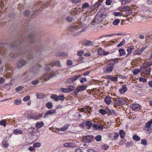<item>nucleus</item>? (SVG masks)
Masks as SVG:
<instances>
[{
	"label": "nucleus",
	"mask_w": 152,
	"mask_h": 152,
	"mask_svg": "<svg viewBox=\"0 0 152 152\" xmlns=\"http://www.w3.org/2000/svg\"><path fill=\"white\" fill-rule=\"evenodd\" d=\"M152 119L145 124V126L143 128L144 131L149 134L151 133L152 130Z\"/></svg>",
	"instance_id": "f257e3e1"
},
{
	"label": "nucleus",
	"mask_w": 152,
	"mask_h": 152,
	"mask_svg": "<svg viewBox=\"0 0 152 152\" xmlns=\"http://www.w3.org/2000/svg\"><path fill=\"white\" fill-rule=\"evenodd\" d=\"M104 15L102 14L100 15H96L94 19V20L92 22V24L95 25V23H99L102 22L104 20L103 16Z\"/></svg>",
	"instance_id": "f03ea898"
},
{
	"label": "nucleus",
	"mask_w": 152,
	"mask_h": 152,
	"mask_svg": "<svg viewBox=\"0 0 152 152\" xmlns=\"http://www.w3.org/2000/svg\"><path fill=\"white\" fill-rule=\"evenodd\" d=\"M80 27V25L78 23L72 24L69 27L68 29L72 32H74L79 30Z\"/></svg>",
	"instance_id": "7ed1b4c3"
},
{
	"label": "nucleus",
	"mask_w": 152,
	"mask_h": 152,
	"mask_svg": "<svg viewBox=\"0 0 152 152\" xmlns=\"http://www.w3.org/2000/svg\"><path fill=\"white\" fill-rule=\"evenodd\" d=\"M94 139V137L92 135H89L85 136L82 139V141L85 143H90L92 142Z\"/></svg>",
	"instance_id": "20e7f679"
},
{
	"label": "nucleus",
	"mask_w": 152,
	"mask_h": 152,
	"mask_svg": "<svg viewBox=\"0 0 152 152\" xmlns=\"http://www.w3.org/2000/svg\"><path fill=\"white\" fill-rule=\"evenodd\" d=\"M146 47H142L140 49L139 48H137V49L134 50L132 51V54L134 55H140L146 49Z\"/></svg>",
	"instance_id": "39448f33"
},
{
	"label": "nucleus",
	"mask_w": 152,
	"mask_h": 152,
	"mask_svg": "<svg viewBox=\"0 0 152 152\" xmlns=\"http://www.w3.org/2000/svg\"><path fill=\"white\" fill-rule=\"evenodd\" d=\"M87 86L86 85H83L75 89V95H77L80 91H83L86 89Z\"/></svg>",
	"instance_id": "423d86ee"
},
{
	"label": "nucleus",
	"mask_w": 152,
	"mask_h": 152,
	"mask_svg": "<svg viewBox=\"0 0 152 152\" xmlns=\"http://www.w3.org/2000/svg\"><path fill=\"white\" fill-rule=\"evenodd\" d=\"M80 76V75H75L74 77L68 79L67 80V82L69 84H71L79 78Z\"/></svg>",
	"instance_id": "0eeeda50"
},
{
	"label": "nucleus",
	"mask_w": 152,
	"mask_h": 152,
	"mask_svg": "<svg viewBox=\"0 0 152 152\" xmlns=\"http://www.w3.org/2000/svg\"><path fill=\"white\" fill-rule=\"evenodd\" d=\"M130 107L134 110L138 111L141 109L140 105L138 104H131Z\"/></svg>",
	"instance_id": "6e6552de"
},
{
	"label": "nucleus",
	"mask_w": 152,
	"mask_h": 152,
	"mask_svg": "<svg viewBox=\"0 0 152 152\" xmlns=\"http://www.w3.org/2000/svg\"><path fill=\"white\" fill-rule=\"evenodd\" d=\"M26 61L23 59L21 60L17 64V67L18 68L20 69L22 67L25 65Z\"/></svg>",
	"instance_id": "1a4fd4ad"
},
{
	"label": "nucleus",
	"mask_w": 152,
	"mask_h": 152,
	"mask_svg": "<svg viewBox=\"0 0 152 152\" xmlns=\"http://www.w3.org/2000/svg\"><path fill=\"white\" fill-rule=\"evenodd\" d=\"M114 67L110 65H107L105 69L104 70V72L107 74L110 73L113 70Z\"/></svg>",
	"instance_id": "9d476101"
},
{
	"label": "nucleus",
	"mask_w": 152,
	"mask_h": 152,
	"mask_svg": "<svg viewBox=\"0 0 152 152\" xmlns=\"http://www.w3.org/2000/svg\"><path fill=\"white\" fill-rule=\"evenodd\" d=\"M124 102V99L122 98H118L114 102L115 104L118 105L123 104Z\"/></svg>",
	"instance_id": "9b49d317"
},
{
	"label": "nucleus",
	"mask_w": 152,
	"mask_h": 152,
	"mask_svg": "<svg viewBox=\"0 0 152 152\" xmlns=\"http://www.w3.org/2000/svg\"><path fill=\"white\" fill-rule=\"evenodd\" d=\"M53 75L50 72H48L44 74L43 79L47 81L52 77Z\"/></svg>",
	"instance_id": "f8f14e48"
},
{
	"label": "nucleus",
	"mask_w": 152,
	"mask_h": 152,
	"mask_svg": "<svg viewBox=\"0 0 152 152\" xmlns=\"http://www.w3.org/2000/svg\"><path fill=\"white\" fill-rule=\"evenodd\" d=\"M98 54L100 55H106L109 53L108 52H105L102 48H99L98 49Z\"/></svg>",
	"instance_id": "ddd939ff"
},
{
	"label": "nucleus",
	"mask_w": 152,
	"mask_h": 152,
	"mask_svg": "<svg viewBox=\"0 0 152 152\" xmlns=\"http://www.w3.org/2000/svg\"><path fill=\"white\" fill-rule=\"evenodd\" d=\"M134 49V46H131L129 47H128L127 48V49L126 51H127V54L126 55L125 57H127L128 56H129L132 53V50Z\"/></svg>",
	"instance_id": "4468645a"
},
{
	"label": "nucleus",
	"mask_w": 152,
	"mask_h": 152,
	"mask_svg": "<svg viewBox=\"0 0 152 152\" xmlns=\"http://www.w3.org/2000/svg\"><path fill=\"white\" fill-rule=\"evenodd\" d=\"M103 0H98L97 2L95 4L91 7V9L93 10H94L95 9L99 7L102 5L101 3Z\"/></svg>",
	"instance_id": "2eb2a0df"
},
{
	"label": "nucleus",
	"mask_w": 152,
	"mask_h": 152,
	"mask_svg": "<svg viewBox=\"0 0 152 152\" xmlns=\"http://www.w3.org/2000/svg\"><path fill=\"white\" fill-rule=\"evenodd\" d=\"M56 110L54 109L50 110H48L46 112L44 115V118H46L48 115H51L56 113Z\"/></svg>",
	"instance_id": "dca6fc26"
},
{
	"label": "nucleus",
	"mask_w": 152,
	"mask_h": 152,
	"mask_svg": "<svg viewBox=\"0 0 152 152\" xmlns=\"http://www.w3.org/2000/svg\"><path fill=\"white\" fill-rule=\"evenodd\" d=\"M93 126L94 128H95L96 129L102 131L103 129V126L99 124H93Z\"/></svg>",
	"instance_id": "f3484780"
},
{
	"label": "nucleus",
	"mask_w": 152,
	"mask_h": 152,
	"mask_svg": "<svg viewBox=\"0 0 152 152\" xmlns=\"http://www.w3.org/2000/svg\"><path fill=\"white\" fill-rule=\"evenodd\" d=\"M6 52V50L5 49L4 46L2 45H1V43L0 42V54L2 55H4L5 53Z\"/></svg>",
	"instance_id": "a211bd4d"
},
{
	"label": "nucleus",
	"mask_w": 152,
	"mask_h": 152,
	"mask_svg": "<svg viewBox=\"0 0 152 152\" xmlns=\"http://www.w3.org/2000/svg\"><path fill=\"white\" fill-rule=\"evenodd\" d=\"M34 36L32 34H30L28 37V41H29V42L31 44L33 43L34 42Z\"/></svg>",
	"instance_id": "6ab92c4d"
},
{
	"label": "nucleus",
	"mask_w": 152,
	"mask_h": 152,
	"mask_svg": "<svg viewBox=\"0 0 152 152\" xmlns=\"http://www.w3.org/2000/svg\"><path fill=\"white\" fill-rule=\"evenodd\" d=\"M64 146L66 147H71L72 148L76 147L75 144L73 143H66L64 144Z\"/></svg>",
	"instance_id": "aec40b11"
},
{
	"label": "nucleus",
	"mask_w": 152,
	"mask_h": 152,
	"mask_svg": "<svg viewBox=\"0 0 152 152\" xmlns=\"http://www.w3.org/2000/svg\"><path fill=\"white\" fill-rule=\"evenodd\" d=\"M111 99V97L109 96H107L106 97L104 101L107 104L109 105L112 101Z\"/></svg>",
	"instance_id": "412c9836"
},
{
	"label": "nucleus",
	"mask_w": 152,
	"mask_h": 152,
	"mask_svg": "<svg viewBox=\"0 0 152 152\" xmlns=\"http://www.w3.org/2000/svg\"><path fill=\"white\" fill-rule=\"evenodd\" d=\"M127 89L126 86V85H123L122 86L121 88L119 89V91L121 93L124 94L126 92Z\"/></svg>",
	"instance_id": "4be33fe9"
},
{
	"label": "nucleus",
	"mask_w": 152,
	"mask_h": 152,
	"mask_svg": "<svg viewBox=\"0 0 152 152\" xmlns=\"http://www.w3.org/2000/svg\"><path fill=\"white\" fill-rule=\"evenodd\" d=\"M120 55L119 56H124L126 55V53L125 51V50L123 48H120L118 50Z\"/></svg>",
	"instance_id": "5701e85b"
},
{
	"label": "nucleus",
	"mask_w": 152,
	"mask_h": 152,
	"mask_svg": "<svg viewBox=\"0 0 152 152\" xmlns=\"http://www.w3.org/2000/svg\"><path fill=\"white\" fill-rule=\"evenodd\" d=\"M44 126V123L43 122H37L36 124L35 127L37 128H39Z\"/></svg>",
	"instance_id": "b1692460"
},
{
	"label": "nucleus",
	"mask_w": 152,
	"mask_h": 152,
	"mask_svg": "<svg viewBox=\"0 0 152 152\" xmlns=\"http://www.w3.org/2000/svg\"><path fill=\"white\" fill-rule=\"evenodd\" d=\"M13 133L15 135L21 134L23 133V131L20 130L16 129L14 130Z\"/></svg>",
	"instance_id": "393cba45"
},
{
	"label": "nucleus",
	"mask_w": 152,
	"mask_h": 152,
	"mask_svg": "<svg viewBox=\"0 0 152 152\" xmlns=\"http://www.w3.org/2000/svg\"><path fill=\"white\" fill-rule=\"evenodd\" d=\"M42 116L40 114H33V119L34 120L38 119H39Z\"/></svg>",
	"instance_id": "a878e982"
},
{
	"label": "nucleus",
	"mask_w": 152,
	"mask_h": 152,
	"mask_svg": "<svg viewBox=\"0 0 152 152\" xmlns=\"http://www.w3.org/2000/svg\"><path fill=\"white\" fill-rule=\"evenodd\" d=\"M86 126L88 129H90L91 127L92 126L93 124L92 122L90 121H87L86 122Z\"/></svg>",
	"instance_id": "bb28decb"
},
{
	"label": "nucleus",
	"mask_w": 152,
	"mask_h": 152,
	"mask_svg": "<svg viewBox=\"0 0 152 152\" xmlns=\"http://www.w3.org/2000/svg\"><path fill=\"white\" fill-rule=\"evenodd\" d=\"M125 132L123 130H121L119 131V134L121 138H123L125 135Z\"/></svg>",
	"instance_id": "cd10ccee"
},
{
	"label": "nucleus",
	"mask_w": 152,
	"mask_h": 152,
	"mask_svg": "<svg viewBox=\"0 0 152 152\" xmlns=\"http://www.w3.org/2000/svg\"><path fill=\"white\" fill-rule=\"evenodd\" d=\"M84 44L85 45L89 46L92 45L93 43L91 41H90L86 40L84 41Z\"/></svg>",
	"instance_id": "c85d7f7f"
},
{
	"label": "nucleus",
	"mask_w": 152,
	"mask_h": 152,
	"mask_svg": "<svg viewBox=\"0 0 152 152\" xmlns=\"http://www.w3.org/2000/svg\"><path fill=\"white\" fill-rule=\"evenodd\" d=\"M120 20L119 19H115L113 22V24L114 25L117 26L120 23Z\"/></svg>",
	"instance_id": "c756f323"
},
{
	"label": "nucleus",
	"mask_w": 152,
	"mask_h": 152,
	"mask_svg": "<svg viewBox=\"0 0 152 152\" xmlns=\"http://www.w3.org/2000/svg\"><path fill=\"white\" fill-rule=\"evenodd\" d=\"M46 107L49 109H51L53 107L52 103L50 102H49L46 104Z\"/></svg>",
	"instance_id": "7c9ffc66"
},
{
	"label": "nucleus",
	"mask_w": 152,
	"mask_h": 152,
	"mask_svg": "<svg viewBox=\"0 0 152 152\" xmlns=\"http://www.w3.org/2000/svg\"><path fill=\"white\" fill-rule=\"evenodd\" d=\"M69 126V124H67L66 125L63 126L62 128L60 129L61 131H63L64 130H66L67 129Z\"/></svg>",
	"instance_id": "2f4dec72"
},
{
	"label": "nucleus",
	"mask_w": 152,
	"mask_h": 152,
	"mask_svg": "<svg viewBox=\"0 0 152 152\" xmlns=\"http://www.w3.org/2000/svg\"><path fill=\"white\" fill-rule=\"evenodd\" d=\"M122 9L124 11H130V7L128 6H125L123 7Z\"/></svg>",
	"instance_id": "473e14b6"
},
{
	"label": "nucleus",
	"mask_w": 152,
	"mask_h": 152,
	"mask_svg": "<svg viewBox=\"0 0 152 152\" xmlns=\"http://www.w3.org/2000/svg\"><path fill=\"white\" fill-rule=\"evenodd\" d=\"M118 58H115L112 59L111 60V63L112 65H114L116 63H118Z\"/></svg>",
	"instance_id": "72a5a7b5"
},
{
	"label": "nucleus",
	"mask_w": 152,
	"mask_h": 152,
	"mask_svg": "<svg viewBox=\"0 0 152 152\" xmlns=\"http://www.w3.org/2000/svg\"><path fill=\"white\" fill-rule=\"evenodd\" d=\"M50 98L54 100L55 101H58V96L56 94H53L50 96Z\"/></svg>",
	"instance_id": "f704fd0d"
},
{
	"label": "nucleus",
	"mask_w": 152,
	"mask_h": 152,
	"mask_svg": "<svg viewBox=\"0 0 152 152\" xmlns=\"http://www.w3.org/2000/svg\"><path fill=\"white\" fill-rule=\"evenodd\" d=\"M148 66L147 64L146 63H144L143 64L142 66L141 67L140 69L141 70H144L145 68H148Z\"/></svg>",
	"instance_id": "c9c22d12"
},
{
	"label": "nucleus",
	"mask_w": 152,
	"mask_h": 152,
	"mask_svg": "<svg viewBox=\"0 0 152 152\" xmlns=\"http://www.w3.org/2000/svg\"><path fill=\"white\" fill-rule=\"evenodd\" d=\"M113 14L115 16H120L122 15L123 14L120 12H113Z\"/></svg>",
	"instance_id": "e433bc0d"
},
{
	"label": "nucleus",
	"mask_w": 152,
	"mask_h": 152,
	"mask_svg": "<svg viewBox=\"0 0 152 152\" xmlns=\"http://www.w3.org/2000/svg\"><path fill=\"white\" fill-rule=\"evenodd\" d=\"M14 103L15 105H19L21 104V101L20 99H17L14 100Z\"/></svg>",
	"instance_id": "4c0bfd02"
},
{
	"label": "nucleus",
	"mask_w": 152,
	"mask_h": 152,
	"mask_svg": "<svg viewBox=\"0 0 152 152\" xmlns=\"http://www.w3.org/2000/svg\"><path fill=\"white\" fill-rule=\"evenodd\" d=\"M58 56H62L63 57H65L67 56L68 55L67 53L64 52H60L58 53V54H56Z\"/></svg>",
	"instance_id": "58836bf2"
},
{
	"label": "nucleus",
	"mask_w": 152,
	"mask_h": 152,
	"mask_svg": "<svg viewBox=\"0 0 152 152\" xmlns=\"http://www.w3.org/2000/svg\"><path fill=\"white\" fill-rule=\"evenodd\" d=\"M89 7V5L88 3H86L83 4L82 6V8L83 9H85Z\"/></svg>",
	"instance_id": "ea45409f"
},
{
	"label": "nucleus",
	"mask_w": 152,
	"mask_h": 152,
	"mask_svg": "<svg viewBox=\"0 0 152 152\" xmlns=\"http://www.w3.org/2000/svg\"><path fill=\"white\" fill-rule=\"evenodd\" d=\"M125 40L124 39H123L122 41L117 45V47L119 48L125 44Z\"/></svg>",
	"instance_id": "a19ab883"
},
{
	"label": "nucleus",
	"mask_w": 152,
	"mask_h": 152,
	"mask_svg": "<svg viewBox=\"0 0 152 152\" xmlns=\"http://www.w3.org/2000/svg\"><path fill=\"white\" fill-rule=\"evenodd\" d=\"M2 145L3 147L6 148L8 146V144L6 140H4L2 142Z\"/></svg>",
	"instance_id": "79ce46f5"
},
{
	"label": "nucleus",
	"mask_w": 152,
	"mask_h": 152,
	"mask_svg": "<svg viewBox=\"0 0 152 152\" xmlns=\"http://www.w3.org/2000/svg\"><path fill=\"white\" fill-rule=\"evenodd\" d=\"M74 20V18L68 16L66 18V20L68 22L72 21Z\"/></svg>",
	"instance_id": "37998d69"
},
{
	"label": "nucleus",
	"mask_w": 152,
	"mask_h": 152,
	"mask_svg": "<svg viewBox=\"0 0 152 152\" xmlns=\"http://www.w3.org/2000/svg\"><path fill=\"white\" fill-rule=\"evenodd\" d=\"M95 140L97 142H99L101 140L102 137L100 135H98L95 137Z\"/></svg>",
	"instance_id": "c03bdc74"
},
{
	"label": "nucleus",
	"mask_w": 152,
	"mask_h": 152,
	"mask_svg": "<svg viewBox=\"0 0 152 152\" xmlns=\"http://www.w3.org/2000/svg\"><path fill=\"white\" fill-rule=\"evenodd\" d=\"M141 70L139 69H135L133 71V74L134 75H136L139 72H140Z\"/></svg>",
	"instance_id": "a18cd8bd"
},
{
	"label": "nucleus",
	"mask_w": 152,
	"mask_h": 152,
	"mask_svg": "<svg viewBox=\"0 0 152 152\" xmlns=\"http://www.w3.org/2000/svg\"><path fill=\"white\" fill-rule=\"evenodd\" d=\"M101 148L104 150H107L109 148V146L107 145H102Z\"/></svg>",
	"instance_id": "49530a36"
},
{
	"label": "nucleus",
	"mask_w": 152,
	"mask_h": 152,
	"mask_svg": "<svg viewBox=\"0 0 152 152\" xmlns=\"http://www.w3.org/2000/svg\"><path fill=\"white\" fill-rule=\"evenodd\" d=\"M133 139L134 140L137 141H139L140 140L139 137L137 135H134L133 137Z\"/></svg>",
	"instance_id": "de8ad7c7"
},
{
	"label": "nucleus",
	"mask_w": 152,
	"mask_h": 152,
	"mask_svg": "<svg viewBox=\"0 0 152 152\" xmlns=\"http://www.w3.org/2000/svg\"><path fill=\"white\" fill-rule=\"evenodd\" d=\"M99 112L103 115H105L106 113V111L102 109L99 110Z\"/></svg>",
	"instance_id": "09e8293b"
},
{
	"label": "nucleus",
	"mask_w": 152,
	"mask_h": 152,
	"mask_svg": "<svg viewBox=\"0 0 152 152\" xmlns=\"http://www.w3.org/2000/svg\"><path fill=\"white\" fill-rule=\"evenodd\" d=\"M39 82V80L36 79L32 81L31 82V84L33 85H35L37 84Z\"/></svg>",
	"instance_id": "8fccbe9b"
},
{
	"label": "nucleus",
	"mask_w": 152,
	"mask_h": 152,
	"mask_svg": "<svg viewBox=\"0 0 152 152\" xmlns=\"http://www.w3.org/2000/svg\"><path fill=\"white\" fill-rule=\"evenodd\" d=\"M65 98L64 95H62L60 96H58V100H61L63 101Z\"/></svg>",
	"instance_id": "3c124183"
},
{
	"label": "nucleus",
	"mask_w": 152,
	"mask_h": 152,
	"mask_svg": "<svg viewBox=\"0 0 152 152\" xmlns=\"http://www.w3.org/2000/svg\"><path fill=\"white\" fill-rule=\"evenodd\" d=\"M151 72V69L149 68L146 69L145 71V73L148 75H150V72Z\"/></svg>",
	"instance_id": "603ef678"
},
{
	"label": "nucleus",
	"mask_w": 152,
	"mask_h": 152,
	"mask_svg": "<svg viewBox=\"0 0 152 152\" xmlns=\"http://www.w3.org/2000/svg\"><path fill=\"white\" fill-rule=\"evenodd\" d=\"M30 80V79H29L28 78V76H25V77H24V78L23 79L22 81L23 83H25L29 80Z\"/></svg>",
	"instance_id": "864d4df0"
},
{
	"label": "nucleus",
	"mask_w": 152,
	"mask_h": 152,
	"mask_svg": "<svg viewBox=\"0 0 152 152\" xmlns=\"http://www.w3.org/2000/svg\"><path fill=\"white\" fill-rule=\"evenodd\" d=\"M40 143L37 142L34 144L33 147L34 148L39 147L41 145Z\"/></svg>",
	"instance_id": "5fc2aeb1"
},
{
	"label": "nucleus",
	"mask_w": 152,
	"mask_h": 152,
	"mask_svg": "<svg viewBox=\"0 0 152 152\" xmlns=\"http://www.w3.org/2000/svg\"><path fill=\"white\" fill-rule=\"evenodd\" d=\"M139 80L140 82H143L144 83H145L146 82L147 80L146 78L140 77L139 78Z\"/></svg>",
	"instance_id": "6e6d98bb"
},
{
	"label": "nucleus",
	"mask_w": 152,
	"mask_h": 152,
	"mask_svg": "<svg viewBox=\"0 0 152 152\" xmlns=\"http://www.w3.org/2000/svg\"><path fill=\"white\" fill-rule=\"evenodd\" d=\"M23 88V86H19V87L16 88L15 90L17 92H19L21 91Z\"/></svg>",
	"instance_id": "4d7b16f0"
},
{
	"label": "nucleus",
	"mask_w": 152,
	"mask_h": 152,
	"mask_svg": "<svg viewBox=\"0 0 152 152\" xmlns=\"http://www.w3.org/2000/svg\"><path fill=\"white\" fill-rule=\"evenodd\" d=\"M6 122L4 120L0 121V125H3L4 127L6 126Z\"/></svg>",
	"instance_id": "13d9d810"
},
{
	"label": "nucleus",
	"mask_w": 152,
	"mask_h": 152,
	"mask_svg": "<svg viewBox=\"0 0 152 152\" xmlns=\"http://www.w3.org/2000/svg\"><path fill=\"white\" fill-rule=\"evenodd\" d=\"M75 87L73 86H70L68 88V91H69V92L72 91L75 88Z\"/></svg>",
	"instance_id": "bf43d9fd"
},
{
	"label": "nucleus",
	"mask_w": 152,
	"mask_h": 152,
	"mask_svg": "<svg viewBox=\"0 0 152 152\" xmlns=\"http://www.w3.org/2000/svg\"><path fill=\"white\" fill-rule=\"evenodd\" d=\"M110 78V80L114 82L115 81H117V77H114L113 76H112Z\"/></svg>",
	"instance_id": "052dcab7"
},
{
	"label": "nucleus",
	"mask_w": 152,
	"mask_h": 152,
	"mask_svg": "<svg viewBox=\"0 0 152 152\" xmlns=\"http://www.w3.org/2000/svg\"><path fill=\"white\" fill-rule=\"evenodd\" d=\"M67 64L68 66H71L72 64V62L70 59H68L67 61Z\"/></svg>",
	"instance_id": "680f3d73"
},
{
	"label": "nucleus",
	"mask_w": 152,
	"mask_h": 152,
	"mask_svg": "<svg viewBox=\"0 0 152 152\" xmlns=\"http://www.w3.org/2000/svg\"><path fill=\"white\" fill-rule=\"evenodd\" d=\"M30 99V96H27L23 98V101L25 102L29 100Z\"/></svg>",
	"instance_id": "e2e57ef3"
},
{
	"label": "nucleus",
	"mask_w": 152,
	"mask_h": 152,
	"mask_svg": "<svg viewBox=\"0 0 152 152\" xmlns=\"http://www.w3.org/2000/svg\"><path fill=\"white\" fill-rule=\"evenodd\" d=\"M61 90L62 92H69V91H68V89L65 88H62L61 89Z\"/></svg>",
	"instance_id": "0e129e2a"
},
{
	"label": "nucleus",
	"mask_w": 152,
	"mask_h": 152,
	"mask_svg": "<svg viewBox=\"0 0 152 152\" xmlns=\"http://www.w3.org/2000/svg\"><path fill=\"white\" fill-rule=\"evenodd\" d=\"M5 81V79L2 77H0V85L3 84Z\"/></svg>",
	"instance_id": "69168bd1"
},
{
	"label": "nucleus",
	"mask_w": 152,
	"mask_h": 152,
	"mask_svg": "<svg viewBox=\"0 0 152 152\" xmlns=\"http://www.w3.org/2000/svg\"><path fill=\"white\" fill-rule=\"evenodd\" d=\"M55 65L58 67H61V66L59 61H56L55 63Z\"/></svg>",
	"instance_id": "338daca9"
},
{
	"label": "nucleus",
	"mask_w": 152,
	"mask_h": 152,
	"mask_svg": "<svg viewBox=\"0 0 152 152\" xmlns=\"http://www.w3.org/2000/svg\"><path fill=\"white\" fill-rule=\"evenodd\" d=\"M119 136V134L118 133L115 132L114 133V134L113 135L114 137V139L115 140H117L118 137Z\"/></svg>",
	"instance_id": "774afa93"
}]
</instances>
